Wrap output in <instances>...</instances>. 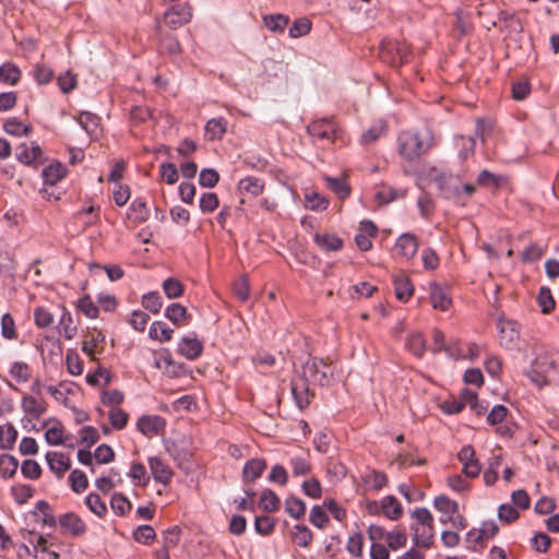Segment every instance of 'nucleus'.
<instances>
[{
    "mask_svg": "<svg viewBox=\"0 0 559 559\" xmlns=\"http://www.w3.org/2000/svg\"><path fill=\"white\" fill-rule=\"evenodd\" d=\"M104 342H105V335L100 331H97L95 333H92L90 338L85 340L83 342L82 350L86 355L94 358V353H95L96 348Z\"/></svg>",
    "mask_w": 559,
    "mask_h": 559,
    "instance_id": "43",
    "label": "nucleus"
},
{
    "mask_svg": "<svg viewBox=\"0 0 559 559\" xmlns=\"http://www.w3.org/2000/svg\"><path fill=\"white\" fill-rule=\"evenodd\" d=\"M15 156L21 163L31 165L32 163L41 162L43 151L35 142H24L16 147Z\"/></svg>",
    "mask_w": 559,
    "mask_h": 559,
    "instance_id": "10",
    "label": "nucleus"
},
{
    "mask_svg": "<svg viewBox=\"0 0 559 559\" xmlns=\"http://www.w3.org/2000/svg\"><path fill=\"white\" fill-rule=\"evenodd\" d=\"M396 249L399 250V253L406 259L413 258L418 250V243L415 236L412 234L402 235L397 239Z\"/></svg>",
    "mask_w": 559,
    "mask_h": 559,
    "instance_id": "20",
    "label": "nucleus"
},
{
    "mask_svg": "<svg viewBox=\"0 0 559 559\" xmlns=\"http://www.w3.org/2000/svg\"><path fill=\"white\" fill-rule=\"evenodd\" d=\"M78 307L87 318L95 319L98 316V308L90 296L82 297Z\"/></svg>",
    "mask_w": 559,
    "mask_h": 559,
    "instance_id": "61",
    "label": "nucleus"
},
{
    "mask_svg": "<svg viewBox=\"0 0 559 559\" xmlns=\"http://www.w3.org/2000/svg\"><path fill=\"white\" fill-rule=\"evenodd\" d=\"M325 180L338 198L346 199L349 195L350 190L344 179L326 177Z\"/></svg>",
    "mask_w": 559,
    "mask_h": 559,
    "instance_id": "51",
    "label": "nucleus"
},
{
    "mask_svg": "<svg viewBox=\"0 0 559 559\" xmlns=\"http://www.w3.org/2000/svg\"><path fill=\"white\" fill-rule=\"evenodd\" d=\"M286 512L295 519H300L305 515L306 504L299 498H289L285 503Z\"/></svg>",
    "mask_w": 559,
    "mask_h": 559,
    "instance_id": "46",
    "label": "nucleus"
},
{
    "mask_svg": "<svg viewBox=\"0 0 559 559\" xmlns=\"http://www.w3.org/2000/svg\"><path fill=\"white\" fill-rule=\"evenodd\" d=\"M129 218H132L134 223H143L148 218V209L146 203L142 199H135L129 209Z\"/></svg>",
    "mask_w": 559,
    "mask_h": 559,
    "instance_id": "31",
    "label": "nucleus"
},
{
    "mask_svg": "<svg viewBox=\"0 0 559 559\" xmlns=\"http://www.w3.org/2000/svg\"><path fill=\"white\" fill-rule=\"evenodd\" d=\"M433 504L439 512L448 516V520H452L459 510L457 503L445 496L437 497Z\"/></svg>",
    "mask_w": 559,
    "mask_h": 559,
    "instance_id": "28",
    "label": "nucleus"
},
{
    "mask_svg": "<svg viewBox=\"0 0 559 559\" xmlns=\"http://www.w3.org/2000/svg\"><path fill=\"white\" fill-rule=\"evenodd\" d=\"M238 188L241 193L258 197L264 190V182L255 177H246L239 181Z\"/></svg>",
    "mask_w": 559,
    "mask_h": 559,
    "instance_id": "23",
    "label": "nucleus"
},
{
    "mask_svg": "<svg viewBox=\"0 0 559 559\" xmlns=\"http://www.w3.org/2000/svg\"><path fill=\"white\" fill-rule=\"evenodd\" d=\"M394 288L396 298L401 301H406L413 295V286L405 275H397L394 277Z\"/></svg>",
    "mask_w": 559,
    "mask_h": 559,
    "instance_id": "25",
    "label": "nucleus"
},
{
    "mask_svg": "<svg viewBox=\"0 0 559 559\" xmlns=\"http://www.w3.org/2000/svg\"><path fill=\"white\" fill-rule=\"evenodd\" d=\"M110 506L119 515H123L131 509V502L122 493H115L111 498Z\"/></svg>",
    "mask_w": 559,
    "mask_h": 559,
    "instance_id": "53",
    "label": "nucleus"
},
{
    "mask_svg": "<svg viewBox=\"0 0 559 559\" xmlns=\"http://www.w3.org/2000/svg\"><path fill=\"white\" fill-rule=\"evenodd\" d=\"M456 145L457 146H461L462 150L460 152V156L465 159L467 158L471 154L474 153V148H475V138L474 136H468V138H465L463 135H460L457 139H456Z\"/></svg>",
    "mask_w": 559,
    "mask_h": 559,
    "instance_id": "62",
    "label": "nucleus"
},
{
    "mask_svg": "<svg viewBox=\"0 0 559 559\" xmlns=\"http://www.w3.org/2000/svg\"><path fill=\"white\" fill-rule=\"evenodd\" d=\"M133 537L138 543L148 545L156 538V533L152 526L141 525L134 531Z\"/></svg>",
    "mask_w": 559,
    "mask_h": 559,
    "instance_id": "47",
    "label": "nucleus"
},
{
    "mask_svg": "<svg viewBox=\"0 0 559 559\" xmlns=\"http://www.w3.org/2000/svg\"><path fill=\"white\" fill-rule=\"evenodd\" d=\"M311 23L308 19H299L289 28V35L294 38L301 37L310 32Z\"/></svg>",
    "mask_w": 559,
    "mask_h": 559,
    "instance_id": "59",
    "label": "nucleus"
},
{
    "mask_svg": "<svg viewBox=\"0 0 559 559\" xmlns=\"http://www.w3.org/2000/svg\"><path fill=\"white\" fill-rule=\"evenodd\" d=\"M335 368L323 359L309 358L302 365L300 377L306 382L319 385H330L334 377Z\"/></svg>",
    "mask_w": 559,
    "mask_h": 559,
    "instance_id": "4",
    "label": "nucleus"
},
{
    "mask_svg": "<svg viewBox=\"0 0 559 559\" xmlns=\"http://www.w3.org/2000/svg\"><path fill=\"white\" fill-rule=\"evenodd\" d=\"M173 333L174 331L160 321L153 322L148 331V335L152 340L162 343L169 341L173 337Z\"/></svg>",
    "mask_w": 559,
    "mask_h": 559,
    "instance_id": "30",
    "label": "nucleus"
},
{
    "mask_svg": "<svg viewBox=\"0 0 559 559\" xmlns=\"http://www.w3.org/2000/svg\"><path fill=\"white\" fill-rule=\"evenodd\" d=\"M309 382H306L301 377L298 380L292 382V393L295 402L300 409L305 408L310 404L312 394L310 393Z\"/></svg>",
    "mask_w": 559,
    "mask_h": 559,
    "instance_id": "13",
    "label": "nucleus"
},
{
    "mask_svg": "<svg viewBox=\"0 0 559 559\" xmlns=\"http://www.w3.org/2000/svg\"><path fill=\"white\" fill-rule=\"evenodd\" d=\"M497 326L500 344L506 348H513L520 338L518 323L512 320L499 318Z\"/></svg>",
    "mask_w": 559,
    "mask_h": 559,
    "instance_id": "7",
    "label": "nucleus"
},
{
    "mask_svg": "<svg viewBox=\"0 0 559 559\" xmlns=\"http://www.w3.org/2000/svg\"><path fill=\"white\" fill-rule=\"evenodd\" d=\"M164 427L165 423L158 416H143L138 421V429L145 436L158 435Z\"/></svg>",
    "mask_w": 559,
    "mask_h": 559,
    "instance_id": "16",
    "label": "nucleus"
},
{
    "mask_svg": "<svg viewBox=\"0 0 559 559\" xmlns=\"http://www.w3.org/2000/svg\"><path fill=\"white\" fill-rule=\"evenodd\" d=\"M69 481L71 485V488L75 492H82L87 488L88 481L84 473H82L79 469H74L71 472L69 476Z\"/></svg>",
    "mask_w": 559,
    "mask_h": 559,
    "instance_id": "49",
    "label": "nucleus"
},
{
    "mask_svg": "<svg viewBox=\"0 0 559 559\" xmlns=\"http://www.w3.org/2000/svg\"><path fill=\"white\" fill-rule=\"evenodd\" d=\"M58 330L59 333L68 340H72L75 336L76 325L74 324L70 312L63 311L58 323Z\"/></svg>",
    "mask_w": 559,
    "mask_h": 559,
    "instance_id": "35",
    "label": "nucleus"
},
{
    "mask_svg": "<svg viewBox=\"0 0 559 559\" xmlns=\"http://www.w3.org/2000/svg\"><path fill=\"white\" fill-rule=\"evenodd\" d=\"M432 135L429 130L424 132H403L399 136L400 154L407 160H414L431 145Z\"/></svg>",
    "mask_w": 559,
    "mask_h": 559,
    "instance_id": "2",
    "label": "nucleus"
},
{
    "mask_svg": "<svg viewBox=\"0 0 559 559\" xmlns=\"http://www.w3.org/2000/svg\"><path fill=\"white\" fill-rule=\"evenodd\" d=\"M1 334L8 340L16 337L14 320L9 313L3 314L1 318Z\"/></svg>",
    "mask_w": 559,
    "mask_h": 559,
    "instance_id": "60",
    "label": "nucleus"
},
{
    "mask_svg": "<svg viewBox=\"0 0 559 559\" xmlns=\"http://www.w3.org/2000/svg\"><path fill=\"white\" fill-rule=\"evenodd\" d=\"M46 460L49 468L53 472L58 478H61L63 474L70 468V457L59 452H48Z\"/></svg>",
    "mask_w": 559,
    "mask_h": 559,
    "instance_id": "14",
    "label": "nucleus"
},
{
    "mask_svg": "<svg viewBox=\"0 0 559 559\" xmlns=\"http://www.w3.org/2000/svg\"><path fill=\"white\" fill-rule=\"evenodd\" d=\"M22 409L24 413L31 415L34 418H38L45 413L43 403L32 395H26L23 397Z\"/></svg>",
    "mask_w": 559,
    "mask_h": 559,
    "instance_id": "29",
    "label": "nucleus"
},
{
    "mask_svg": "<svg viewBox=\"0 0 559 559\" xmlns=\"http://www.w3.org/2000/svg\"><path fill=\"white\" fill-rule=\"evenodd\" d=\"M86 504L88 509L96 515L103 516L107 512L106 504L102 501L100 497L96 493H90L86 497Z\"/></svg>",
    "mask_w": 559,
    "mask_h": 559,
    "instance_id": "55",
    "label": "nucleus"
},
{
    "mask_svg": "<svg viewBox=\"0 0 559 559\" xmlns=\"http://www.w3.org/2000/svg\"><path fill=\"white\" fill-rule=\"evenodd\" d=\"M19 467V462L14 456L2 454L0 456V475L4 478L12 477Z\"/></svg>",
    "mask_w": 559,
    "mask_h": 559,
    "instance_id": "40",
    "label": "nucleus"
},
{
    "mask_svg": "<svg viewBox=\"0 0 559 559\" xmlns=\"http://www.w3.org/2000/svg\"><path fill=\"white\" fill-rule=\"evenodd\" d=\"M293 538L298 546L308 547L312 542V533L306 525H296Z\"/></svg>",
    "mask_w": 559,
    "mask_h": 559,
    "instance_id": "48",
    "label": "nucleus"
},
{
    "mask_svg": "<svg viewBox=\"0 0 559 559\" xmlns=\"http://www.w3.org/2000/svg\"><path fill=\"white\" fill-rule=\"evenodd\" d=\"M219 175L212 168H204L200 173L199 183L202 187L213 188L218 182Z\"/></svg>",
    "mask_w": 559,
    "mask_h": 559,
    "instance_id": "57",
    "label": "nucleus"
},
{
    "mask_svg": "<svg viewBox=\"0 0 559 559\" xmlns=\"http://www.w3.org/2000/svg\"><path fill=\"white\" fill-rule=\"evenodd\" d=\"M406 345L408 349L416 356H421L426 350L425 340L423 335L417 332L409 334Z\"/></svg>",
    "mask_w": 559,
    "mask_h": 559,
    "instance_id": "44",
    "label": "nucleus"
},
{
    "mask_svg": "<svg viewBox=\"0 0 559 559\" xmlns=\"http://www.w3.org/2000/svg\"><path fill=\"white\" fill-rule=\"evenodd\" d=\"M78 121L80 126L92 136H96L99 131V118L90 112V111H82L79 115Z\"/></svg>",
    "mask_w": 559,
    "mask_h": 559,
    "instance_id": "24",
    "label": "nucleus"
},
{
    "mask_svg": "<svg viewBox=\"0 0 559 559\" xmlns=\"http://www.w3.org/2000/svg\"><path fill=\"white\" fill-rule=\"evenodd\" d=\"M309 520L314 526L319 528H323L329 522L326 513L319 506H316L311 509Z\"/></svg>",
    "mask_w": 559,
    "mask_h": 559,
    "instance_id": "64",
    "label": "nucleus"
},
{
    "mask_svg": "<svg viewBox=\"0 0 559 559\" xmlns=\"http://www.w3.org/2000/svg\"><path fill=\"white\" fill-rule=\"evenodd\" d=\"M386 132V124L384 121H379L377 124L372 126L369 130H367L361 135V143L364 145H369L381 138Z\"/></svg>",
    "mask_w": 559,
    "mask_h": 559,
    "instance_id": "41",
    "label": "nucleus"
},
{
    "mask_svg": "<svg viewBox=\"0 0 559 559\" xmlns=\"http://www.w3.org/2000/svg\"><path fill=\"white\" fill-rule=\"evenodd\" d=\"M498 23L509 33H521L523 27L519 17L514 13L502 11L499 13Z\"/></svg>",
    "mask_w": 559,
    "mask_h": 559,
    "instance_id": "26",
    "label": "nucleus"
},
{
    "mask_svg": "<svg viewBox=\"0 0 559 559\" xmlns=\"http://www.w3.org/2000/svg\"><path fill=\"white\" fill-rule=\"evenodd\" d=\"M66 175V168L57 163L51 164L43 170V178L47 185L53 186Z\"/></svg>",
    "mask_w": 559,
    "mask_h": 559,
    "instance_id": "32",
    "label": "nucleus"
},
{
    "mask_svg": "<svg viewBox=\"0 0 559 559\" xmlns=\"http://www.w3.org/2000/svg\"><path fill=\"white\" fill-rule=\"evenodd\" d=\"M109 420L114 428L122 429L128 423V414L121 408H112L109 413Z\"/></svg>",
    "mask_w": 559,
    "mask_h": 559,
    "instance_id": "63",
    "label": "nucleus"
},
{
    "mask_svg": "<svg viewBox=\"0 0 559 559\" xmlns=\"http://www.w3.org/2000/svg\"><path fill=\"white\" fill-rule=\"evenodd\" d=\"M362 546H364V536L361 533H356L348 538L347 550L354 557H357V558L361 557Z\"/></svg>",
    "mask_w": 559,
    "mask_h": 559,
    "instance_id": "58",
    "label": "nucleus"
},
{
    "mask_svg": "<svg viewBox=\"0 0 559 559\" xmlns=\"http://www.w3.org/2000/svg\"><path fill=\"white\" fill-rule=\"evenodd\" d=\"M142 306L152 313H158L163 304L157 293H148L143 296Z\"/></svg>",
    "mask_w": 559,
    "mask_h": 559,
    "instance_id": "54",
    "label": "nucleus"
},
{
    "mask_svg": "<svg viewBox=\"0 0 559 559\" xmlns=\"http://www.w3.org/2000/svg\"><path fill=\"white\" fill-rule=\"evenodd\" d=\"M409 48L405 43L385 40L381 44L380 58L382 61L399 67L408 61Z\"/></svg>",
    "mask_w": 559,
    "mask_h": 559,
    "instance_id": "5",
    "label": "nucleus"
},
{
    "mask_svg": "<svg viewBox=\"0 0 559 559\" xmlns=\"http://www.w3.org/2000/svg\"><path fill=\"white\" fill-rule=\"evenodd\" d=\"M527 376L538 386L559 380V352L542 349L536 355Z\"/></svg>",
    "mask_w": 559,
    "mask_h": 559,
    "instance_id": "1",
    "label": "nucleus"
},
{
    "mask_svg": "<svg viewBox=\"0 0 559 559\" xmlns=\"http://www.w3.org/2000/svg\"><path fill=\"white\" fill-rule=\"evenodd\" d=\"M377 234V227L370 221H362L360 223L358 234L355 236V242L361 251H368L372 247L370 240Z\"/></svg>",
    "mask_w": 559,
    "mask_h": 559,
    "instance_id": "12",
    "label": "nucleus"
},
{
    "mask_svg": "<svg viewBox=\"0 0 559 559\" xmlns=\"http://www.w3.org/2000/svg\"><path fill=\"white\" fill-rule=\"evenodd\" d=\"M202 350V343L194 336H185L179 343V353L189 360L197 359Z\"/></svg>",
    "mask_w": 559,
    "mask_h": 559,
    "instance_id": "15",
    "label": "nucleus"
},
{
    "mask_svg": "<svg viewBox=\"0 0 559 559\" xmlns=\"http://www.w3.org/2000/svg\"><path fill=\"white\" fill-rule=\"evenodd\" d=\"M460 397L477 415L484 414L487 409V405L478 401L477 394L471 390H463Z\"/></svg>",
    "mask_w": 559,
    "mask_h": 559,
    "instance_id": "33",
    "label": "nucleus"
},
{
    "mask_svg": "<svg viewBox=\"0 0 559 559\" xmlns=\"http://www.w3.org/2000/svg\"><path fill=\"white\" fill-rule=\"evenodd\" d=\"M414 523L411 526L415 546L429 548L435 538L433 518L426 508H417L413 511Z\"/></svg>",
    "mask_w": 559,
    "mask_h": 559,
    "instance_id": "3",
    "label": "nucleus"
},
{
    "mask_svg": "<svg viewBox=\"0 0 559 559\" xmlns=\"http://www.w3.org/2000/svg\"><path fill=\"white\" fill-rule=\"evenodd\" d=\"M381 508L384 515L391 520H397L402 515V507L393 496L385 497Z\"/></svg>",
    "mask_w": 559,
    "mask_h": 559,
    "instance_id": "36",
    "label": "nucleus"
},
{
    "mask_svg": "<svg viewBox=\"0 0 559 559\" xmlns=\"http://www.w3.org/2000/svg\"><path fill=\"white\" fill-rule=\"evenodd\" d=\"M537 300L543 313H549L555 307V300L551 292L547 287L540 288Z\"/></svg>",
    "mask_w": 559,
    "mask_h": 559,
    "instance_id": "50",
    "label": "nucleus"
},
{
    "mask_svg": "<svg viewBox=\"0 0 559 559\" xmlns=\"http://www.w3.org/2000/svg\"><path fill=\"white\" fill-rule=\"evenodd\" d=\"M430 301L435 309L445 311L451 306L452 301L449 297L447 289L438 284L430 285Z\"/></svg>",
    "mask_w": 559,
    "mask_h": 559,
    "instance_id": "18",
    "label": "nucleus"
},
{
    "mask_svg": "<svg viewBox=\"0 0 559 559\" xmlns=\"http://www.w3.org/2000/svg\"><path fill=\"white\" fill-rule=\"evenodd\" d=\"M3 129L8 134L20 136L28 135L32 128L27 124H23L17 118H11L5 121Z\"/></svg>",
    "mask_w": 559,
    "mask_h": 559,
    "instance_id": "39",
    "label": "nucleus"
},
{
    "mask_svg": "<svg viewBox=\"0 0 559 559\" xmlns=\"http://www.w3.org/2000/svg\"><path fill=\"white\" fill-rule=\"evenodd\" d=\"M17 437L15 428L8 424L0 426V448L10 449L13 447Z\"/></svg>",
    "mask_w": 559,
    "mask_h": 559,
    "instance_id": "42",
    "label": "nucleus"
},
{
    "mask_svg": "<svg viewBox=\"0 0 559 559\" xmlns=\"http://www.w3.org/2000/svg\"><path fill=\"white\" fill-rule=\"evenodd\" d=\"M433 342H435V347H433L435 353L443 349L448 353V355L450 357H452L454 359L466 358L468 356L467 353H465L461 348L456 347V345L445 346L444 334L441 331L436 330L433 332Z\"/></svg>",
    "mask_w": 559,
    "mask_h": 559,
    "instance_id": "17",
    "label": "nucleus"
},
{
    "mask_svg": "<svg viewBox=\"0 0 559 559\" xmlns=\"http://www.w3.org/2000/svg\"><path fill=\"white\" fill-rule=\"evenodd\" d=\"M148 465H150V469L153 475V478L156 481H158L163 485H167L170 483V480L173 478V471L164 461H162L157 456H152L148 459Z\"/></svg>",
    "mask_w": 559,
    "mask_h": 559,
    "instance_id": "11",
    "label": "nucleus"
},
{
    "mask_svg": "<svg viewBox=\"0 0 559 559\" xmlns=\"http://www.w3.org/2000/svg\"><path fill=\"white\" fill-rule=\"evenodd\" d=\"M22 474L29 479H37L41 474L40 465L34 460H25L21 466Z\"/></svg>",
    "mask_w": 559,
    "mask_h": 559,
    "instance_id": "56",
    "label": "nucleus"
},
{
    "mask_svg": "<svg viewBox=\"0 0 559 559\" xmlns=\"http://www.w3.org/2000/svg\"><path fill=\"white\" fill-rule=\"evenodd\" d=\"M21 71L11 62H7L0 67V82L14 85L19 82Z\"/></svg>",
    "mask_w": 559,
    "mask_h": 559,
    "instance_id": "34",
    "label": "nucleus"
},
{
    "mask_svg": "<svg viewBox=\"0 0 559 559\" xmlns=\"http://www.w3.org/2000/svg\"><path fill=\"white\" fill-rule=\"evenodd\" d=\"M227 129V121L224 118H214L207 121L205 124V133L209 140L221 139Z\"/></svg>",
    "mask_w": 559,
    "mask_h": 559,
    "instance_id": "27",
    "label": "nucleus"
},
{
    "mask_svg": "<svg viewBox=\"0 0 559 559\" xmlns=\"http://www.w3.org/2000/svg\"><path fill=\"white\" fill-rule=\"evenodd\" d=\"M59 524L63 530L70 532L74 536L82 535L86 528L81 518L71 512L60 516Z\"/></svg>",
    "mask_w": 559,
    "mask_h": 559,
    "instance_id": "19",
    "label": "nucleus"
},
{
    "mask_svg": "<svg viewBox=\"0 0 559 559\" xmlns=\"http://www.w3.org/2000/svg\"><path fill=\"white\" fill-rule=\"evenodd\" d=\"M266 468V463L264 460L253 459L247 462L242 472V479L245 483H250L255 480L258 477Z\"/></svg>",
    "mask_w": 559,
    "mask_h": 559,
    "instance_id": "21",
    "label": "nucleus"
},
{
    "mask_svg": "<svg viewBox=\"0 0 559 559\" xmlns=\"http://www.w3.org/2000/svg\"><path fill=\"white\" fill-rule=\"evenodd\" d=\"M45 439L50 445H60L64 443V429L63 426L56 421L45 432Z\"/></svg>",
    "mask_w": 559,
    "mask_h": 559,
    "instance_id": "38",
    "label": "nucleus"
},
{
    "mask_svg": "<svg viewBox=\"0 0 559 559\" xmlns=\"http://www.w3.org/2000/svg\"><path fill=\"white\" fill-rule=\"evenodd\" d=\"M316 243L325 251H338L343 248V241L335 235L331 234H316Z\"/></svg>",
    "mask_w": 559,
    "mask_h": 559,
    "instance_id": "22",
    "label": "nucleus"
},
{
    "mask_svg": "<svg viewBox=\"0 0 559 559\" xmlns=\"http://www.w3.org/2000/svg\"><path fill=\"white\" fill-rule=\"evenodd\" d=\"M165 316L176 325H181L188 318L186 307L179 304H171L166 308Z\"/></svg>",
    "mask_w": 559,
    "mask_h": 559,
    "instance_id": "37",
    "label": "nucleus"
},
{
    "mask_svg": "<svg viewBox=\"0 0 559 559\" xmlns=\"http://www.w3.org/2000/svg\"><path fill=\"white\" fill-rule=\"evenodd\" d=\"M308 133L317 142L333 143L338 136V128L336 122L330 118L313 120L307 128Z\"/></svg>",
    "mask_w": 559,
    "mask_h": 559,
    "instance_id": "6",
    "label": "nucleus"
},
{
    "mask_svg": "<svg viewBox=\"0 0 559 559\" xmlns=\"http://www.w3.org/2000/svg\"><path fill=\"white\" fill-rule=\"evenodd\" d=\"M260 503L263 510L267 512H274L278 509L280 499L272 490L265 489L261 493Z\"/></svg>",
    "mask_w": 559,
    "mask_h": 559,
    "instance_id": "45",
    "label": "nucleus"
},
{
    "mask_svg": "<svg viewBox=\"0 0 559 559\" xmlns=\"http://www.w3.org/2000/svg\"><path fill=\"white\" fill-rule=\"evenodd\" d=\"M459 461L463 464V473L467 477H477L480 473V464L475 459V451L472 445H465L457 454Z\"/></svg>",
    "mask_w": 559,
    "mask_h": 559,
    "instance_id": "9",
    "label": "nucleus"
},
{
    "mask_svg": "<svg viewBox=\"0 0 559 559\" xmlns=\"http://www.w3.org/2000/svg\"><path fill=\"white\" fill-rule=\"evenodd\" d=\"M192 17L191 7L188 3L174 5L165 12L164 19L171 28H177L187 24Z\"/></svg>",
    "mask_w": 559,
    "mask_h": 559,
    "instance_id": "8",
    "label": "nucleus"
},
{
    "mask_svg": "<svg viewBox=\"0 0 559 559\" xmlns=\"http://www.w3.org/2000/svg\"><path fill=\"white\" fill-rule=\"evenodd\" d=\"M163 289L168 298H178L183 293L182 284L176 278H167L163 283Z\"/></svg>",
    "mask_w": 559,
    "mask_h": 559,
    "instance_id": "52",
    "label": "nucleus"
}]
</instances>
